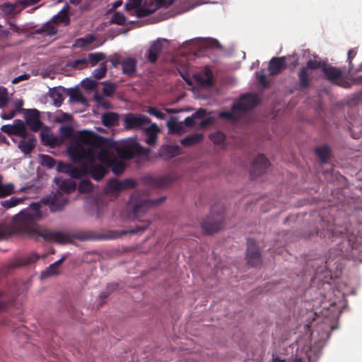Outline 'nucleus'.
Listing matches in <instances>:
<instances>
[{
	"label": "nucleus",
	"mask_w": 362,
	"mask_h": 362,
	"mask_svg": "<svg viewBox=\"0 0 362 362\" xmlns=\"http://www.w3.org/2000/svg\"><path fill=\"white\" fill-rule=\"evenodd\" d=\"M69 8L68 5L65 6L57 15L53 16L52 22H48L42 28L35 30L33 34L51 37L57 33V28L54 23H62L68 25L70 23V18L68 14Z\"/></svg>",
	"instance_id": "nucleus-6"
},
{
	"label": "nucleus",
	"mask_w": 362,
	"mask_h": 362,
	"mask_svg": "<svg viewBox=\"0 0 362 362\" xmlns=\"http://www.w3.org/2000/svg\"><path fill=\"white\" fill-rule=\"evenodd\" d=\"M36 139L34 135H29L26 139H23L18 144V148L25 154L31 153L35 146Z\"/></svg>",
	"instance_id": "nucleus-25"
},
{
	"label": "nucleus",
	"mask_w": 362,
	"mask_h": 362,
	"mask_svg": "<svg viewBox=\"0 0 362 362\" xmlns=\"http://www.w3.org/2000/svg\"><path fill=\"white\" fill-rule=\"evenodd\" d=\"M151 149L142 147L139 142L135 140H131L127 142L123 146L117 149L118 157L123 160H129L136 156H148Z\"/></svg>",
	"instance_id": "nucleus-7"
},
{
	"label": "nucleus",
	"mask_w": 362,
	"mask_h": 362,
	"mask_svg": "<svg viewBox=\"0 0 362 362\" xmlns=\"http://www.w3.org/2000/svg\"><path fill=\"white\" fill-rule=\"evenodd\" d=\"M14 134L21 136L22 139H26L28 133L25 123L21 119H16L13 124Z\"/></svg>",
	"instance_id": "nucleus-34"
},
{
	"label": "nucleus",
	"mask_w": 362,
	"mask_h": 362,
	"mask_svg": "<svg viewBox=\"0 0 362 362\" xmlns=\"http://www.w3.org/2000/svg\"><path fill=\"white\" fill-rule=\"evenodd\" d=\"M194 78L202 86H211L214 84V75L209 66H205L203 71L194 74Z\"/></svg>",
	"instance_id": "nucleus-17"
},
{
	"label": "nucleus",
	"mask_w": 362,
	"mask_h": 362,
	"mask_svg": "<svg viewBox=\"0 0 362 362\" xmlns=\"http://www.w3.org/2000/svg\"><path fill=\"white\" fill-rule=\"evenodd\" d=\"M107 73V66L106 63L103 62L100 64V67L95 69L93 71V75L96 79L103 78Z\"/></svg>",
	"instance_id": "nucleus-45"
},
{
	"label": "nucleus",
	"mask_w": 362,
	"mask_h": 362,
	"mask_svg": "<svg viewBox=\"0 0 362 362\" xmlns=\"http://www.w3.org/2000/svg\"><path fill=\"white\" fill-rule=\"evenodd\" d=\"M8 96L7 89L4 87H0V108L7 106Z\"/></svg>",
	"instance_id": "nucleus-47"
},
{
	"label": "nucleus",
	"mask_w": 362,
	"mask_h": 362,
	"mask_svg": "<svg viewBox=\"0 0 362 362\" xmlns=\"http://www.w3.org/2000/svg\"><path fill=\"white\" fill-rule=\"evenodd\" d=\"M57 170L60 173L67 174L72 178H81V167L77 168L72 164L59 162L57 165Z\"/></svg>",
	"instance_id": "nucleus-21"
},
{
	"label": "nucleus",
	"mask_w": 362,
	"mask_h": 362,
	"mask_svg": "<svg viewBox=\"0 0 362 362\" xmlns=\"http://www.w3.org/2000/svg\"><path fill=\"white\" fill-rule=\"evenodd\" d=\"M211 141L215 144H221L225 141L226 136L221 132H216L209 135Z\"/></svg>",
	"instance_id": "nucleus-44"
},
{
	"label": "nucleus",
	"mask_w": 362,
	"mask_h": 362,
	"mask_svg": "<svg viewBox=\"0 0 362 362\" xmlns=\"http://www.w3.org/2000/svg\"><path fill=\"white\" fill-rule=\"evenodd\" d=\"M40 1L41 0H20V3L21 6H23V8H25L27 6L35 5Z\"/></svg>",
	"instance_id": "nucleus-63"
},
{
	"label": "nucleus",
	"mask_w": 362,
	"mask_h": 362,
	"mask_svg": "<svg viewBox=\"0 0 362 362\" xmlns=\"http://www.w3.org/2000/svg\"><path fill=\"white\" fill-rule=\"evenodd\" d=\"M20 6H21L20 1L14 4L4 3L0 5V10L6 15H13L22 9L17 10Z\"/></svg>",
	"instance_id": "nucleus-32"
},
{
	"label": "nucleus",
	"mask_w": 362,
	"mask_h": 362,
	"mask_svg": "<svg viewBox=\"0 0 362 362\" xmlns=\"http://www.w3.org/2000/svg\"><path fill=\"white\" fill-rule=\"evenodd\" d=\"M41 218L40 204L33 203L28 209L22 210L13 216L10 224L0 226V234L2 235L25 234L32 238L41 237L45 240L59 243H64L71 240L68 233L40 228L37 224V221Z\"/></svg>",
	"instance_id": "nucleus-2"
},
{
	"label": "nucleus",
	"mask_w": 362,
	"mask_h": 362,
	"mask_svg": "<svg viewBox=\"0 0 362 362\" xmlns=\"http://www.w3.org/2000/svg\"><path fill=\"white\" fill-rule=\"evenodd\" d=\"M286 59L285 57H272L268 66V70L271 76L279 74L284 69L286 68Z\"/></svg>",
	"instance_id": "nucleus-18"
},
{
	"label": "nucleus",
	"mask_w": 362,
	"mask_h": 362,
	"mask_svg": "<svg viewBox=\"0 0 362 362\" xmlns=\"http://www.w3.org/2000/svg\"><path fill=\"white\" fill-rule=\"evenodd\" d=\"M165 199V197H162L158 199H151L138 192H134L130 197L128 205L132 208L134 217L140 219L149 208L160 204Z\"/></svg>",
	"instance_id": "nucleus-4"
},
{
	"label": "nucleus",
	"mask_w": 362,
	"mask_h": 362,
	"mask_svg": "<svg viewBox=\"0 0 362 362\" xmlns=\"http://www.w3.org/2000/svg\"><path fill=\"white\" fill-rule=\"evenodd\" d=\"M119 119V115L113 112L104 113L101 116L102 123L106 127H111L117 125Z\"/></svg>",
	"instance_id": "nucleus-29"
},
{
	"label": "nucleus",
	"mask_w": 362,
	"mask_h": 362,
	"mask_svg": "<svg viewBox=\"0 0 362 362\" xmlns=\"http://www.w3.org/2000/svg\"><path fill=\"white\" fill-rule=\"evenodd\" d=\"M298 88L300 90H304L310 86L311 78L308 74L307 69L303 67L300 69L298 74Z\"/></svg>",
	"instance_id": "nucleus-27"
},
{
	"label": "nucleus",
	"mask_w": 362,
	"mask_h": 362,
	"mask_svg": "<svg viewBox=\"0 0 362 362\" xmlns=\"http://www.w3.org/2000/svg\"><path fill=\"white\" fill-rule=\"evenodd\" d=\"M122 71L129 76H133L136 70L137 62L134 58H127L121 63Z\"/></svg>",
	"instance_id": "nucleus-26"
},
{
	"label": "nucleus",
	"mask_w": 362,
	"mask_h": 362,
	"mask_svg": "<svg viewBox=\"0 0 362 362\" xmlns=\"http://www.w3.org/2000/svg\"><path fill=\"white\" fill-rule=\"evenodd\" d=\"M94 100L104 107H108V103H105L103 98L97 92L94 95Z\"/></svg>",
	"instance_id": "nucleus-61"
},
{
	"label": "nucleus",
	"mask_w": 362,
	"mask_h": 362,
	"mask_svg": "<svg viewBox=\"0 0 362 362\" xmlns=\"http://www.w3.org/2000/svg\"><path fill=\"white\" fill-rule=\"evenodd\" d=\"M23 202V199L13 197L8 200L1 201V205L4 208L8 209H11L12 207H14V206L18 205L19 204L22 203Z\"/></svg>",
	"instance_id": "nucleus-36"
},
{
	"label": "nucleus",
	"mask_w": 362,
	"mask_h": 362,
	"mask_svg": "<svg viewBox=\"0 0 362 362\" xmlns=\"http://www.w3.org/2000/svg\"><path fill=\"white\" fill-rule=\"evenodd\" d=\"M148 112L150 115L155 116L156 117L160 119H163L165 117V115L164 113H163L162 112H160V110H158L156 107H150L148 110Z\"/></svg>",
	"instance_id": "nucleus-58"
},
{
	"label": "nucleus",
	"mask_w": 362,
	"mask_h": 362,
	"mask_svg": "<svg viewBox=\"0 0 362 362\" xmlns=\"http://www.w3.org/2000/svg\"><path fill=\"white\" fill-rule=\"evenodd\" d=\"M326 62H322L320 60H316V59H310L307 62L306 66L303 67L304 69H307L308 71L310 70H315L318 69H321L322 71V67L325 65Z\"/></svg>",
	"instance_id": "nucleus-38"
},
{
	"label": "nucleus",
	"mask_w": 362,
	"mask_h": 362,
	"mask_svg": "<svg viewBox=\"0 0 362 362\" xmlns=\"http://www.w3.org/2000/svg\"><path fill=\"white\" fill-rule=\"evenodd\" d=\"M40 257L36 253H32L21 258H18L10 261L4 267V273L7 274L11 269L28 266L35 263L39 259Z\"/></svg>",
	"instance_id": "nucleus-14"
},
{
	"label": "nucleus",
	"mask_w": 362,
	"mask_h": 362,
	"mask_svg": "<svg viewBox=\"0 0 362 362\" xmlns=\"http://www.w3.org/2000/svg\"><path fill=\"white\" fill-rule=\"evenodd\" d=\"M107 145V144L99 148H101L97 155H95V160L98 159L100 164L105 165L106 167L111 163V161L115 158L110 152L109 150L105 148V147Z\"/></svg>",
	"instance_id": "nucleus-28"
},
{
	"label": "nucleus",
	"mask_w": 362,
	"mask_h": 362,
	"mask_svg": "<svg viewBox=\"0 0 362 362\" xmlns=\"http://www.w3.org/2000/svg\"><path fill=\"white\" fill-rule=\"evenodd\" d=\"M322 71L323 72L326 79L333 83H337V80L342 76V72L340 69L330 66L327 63L324 67H322Z\"/></svg>",
	"instance_id": "nucleus-23"
},
{
	"label": "nucleus",
	"mask_w": 362,
	"mask_h": 362,
	"mask_svg": "<svg viewBox=\"0 0 362 362\" xmlns=\"http://www.w3.org/2000/svg\"><path fill=\"white\" fill-rule=\"evenodd\" d=\"M41 164L43 166H46L49 168H52L55 165V160L53 158L48 155H42L41 156Z\"/></svg>",
	"instance_id": "nucleus-49"
},
{
	"label": "nucleus",
	"mask_w": 362,
	"mask_h": 362,
	"mask_svg": "<svg viewBox=\"0 0 362 362\" xmlns=\"http://www.w3.org/2000/svg\"><path fill=\"white\" fill-rule=\"evenodd\" d=\"M59 273V267H57L54 263L49 265V267L42 273V276H49L56 275Z\"/></svg>",
	"instance_id": "nucleus-55"
},
{
	"label": "nucleus",
	"mask_w": 362,
	"mask_h": 362,
	"mask_svg": "<svg viewBox=\"0 0 362 362\" xmlns=\"http://www.w3.org/2000/svg\"><path fill=\"white\" fill-rule=\"evenodd\" d=\"M180 153L178 146L163 145L159 150V156L165 159H170Z\"/></svg>",
	"instance_id": "nucleus-24"
},
{
	"label": "nucleus",
	"mask_w": 362,
	"mask_h": 362,
	"mask_svg": "<svg viewBox=\"0 0 362 362\" xmlns=\"http://www.w3.org/2000/svg\"><path fill=\"white\" fill-rule=\"evenodd\" d=\"M23 111L26 125L33 132H38L42 126L40 112L37 109H25Z\"/></svg>",
	"instance_id": "nucleus-13"
},
{
	"label": "nucleus",
	"mask_w": 362,
	"mask_h": 362,
	"mask_svg": "<svg viewBox=\"0 0 362 362\" xmlns=\"http://www.w3.org/2000/svg\"><path fill=\"white\" fill-rule=\"evenodd\" d=\"M150 224H151V221H144V223L141 226H139L135 227L134 228H133L131 230V232L132 233H139V232H143V231L146 230L148 228Z\"/></svg>",
	"instance_id": "nucleus-59"
},
{
	"label": "nucleus",
	"mask_w": 362,
	"mask_h": 362,
	"mask_svg": "<svg viewBox=\"0 0 362 362\" xmlns=\"http://www.w3.org/2000/svg\"><path fill=\"white\" fill-rule=\"evenodd\" d=\"M106 57L105 54L102 52L90 53L88 55V62L93 66L98 62L103 61Z\"/></svg>",
	"instance_id": "nucleus-40"
},
{
	"label": "nucleus",
	"mask_w": 362,
	"mask_h": 362,
	"mask_svg": "<svg viewBox=\"0 0 362 362\" xmlns=\"http://www.w3.org/2000/svg\"><path fill=\"white\" fill-rule=\"evenodd\" d=\"M1 130L4 132V133H6L9 135H15L14 134V129H13V124H5V125H3L1 127Z\"/></svg>",
	"instance_id": "nucleus-62"
},
{
	"label": "nucleus",
	"mask_w": 362,
	"mask_h": 362,
	"mask_svg": "<svg viewBox=\"0 0 362 362\" xmlns=\"http://www.w3.org/2000/svg\"><path fill=\"white\" fill-rule=\"evenodd\" d=\"M93 188V183L90 180H83L80 182L78 189L81 193H88L91 192Z\"/></svg>",
	"instance_id": "nucleus-41"
},
{
	"label": "nucleus",
	"mask_w": 362,
	"mask_h": 362,
	"mask_svg": "<svg viewBox=\"0 0 362 362\" xmlns=\"http://www.w3.org/2000/svg\"><path fill=\"white\" fill-rule=\"evenodd\" d=\"M88 60L86 58L78 59L73 62L72 66L74 68H83L87 66Z\"/></svg>",
	"instance_id": "nucleus-56"
},
{
	"label": "nucleus",
	"mask_w": 362,
	"mask_h": 362,
	"mask_svg": "<svg viewBox=\"0 0 362 362\" xmlns=\"http://www.w3.org/2000/svg\"><path fill=\"white\" fill-rule=\"evenodd\" d=\"M116 89L114 83H105L103 88V93L104 95L110 97L113 95Z\"/></svg>",
	"instance_id": "nucleus-50"
},
{
	"label": "nucleus",
	"mask_w": 362,
	"mask_h": 362,
	"mask_svg": "<svg viewBox=\"0 0 362 362\" xmlns=\"http://www.w3.org/2000/svg\"><path fill=\"white\" fill-rule=\"evenodd\" d=\"M141 0H127L125 4V10L129 13L130 15H134V11L141 6Z\"/></svg>",
	"instance_id": "nucleus-39"
},
{
	"label": "nucleus",
	"mask_w": 362,
	"mask_h": 362,
	"mask_svg": "<svg viewBox=\"0 0 362 362\" xmlns=\"http://www.w3.org/2000/svg\"><path fill=\"white\" fill-rule=\"evenodd\" d=\"M203 139V134L200 133H194L180 141L182 146L189 147L201 142Z\"/></svg>",
	"instance_id": "nucleus-31"
},
{
	"label": "nucleus",
	"mask_w": 362,
	"mask_h": 362,
	"mask_svg": "<svg viewBox=\"0 0 362 362\" xmlns=\"http://www.w3.org/2000/svg\"><path fill=\"white\" fill-rule=\"evenodd\" d=\"M50 96L54 100V104L56 107H59L63 100L64 96L62 92L57 88H54L50 93Z\"/></svg>",
	"instance_id": "nucleus-37"
},
{
	"label": "nucleus",
	"mask_w": 362,
	"mask_h": 362,
	"mask_svg": "<svg viewBox=\"0 0 362 362\" xmlns=\"http://www.w3.org/2000/svg\"><path fill=\"white\" fill-rule=\"evenodd\" d=\"M173 0H150L148 7L139 6L134 13L138 18L146 17L160 8H167L173 4Z\"/></svg>",
	"instance_id": "nucleus-10"
},
{
	"label": "nucleus",
	"mask_w": 362,
	"mask_h": 362,
	"mask_svg": "<svg viewBox=\"0 0 362 362\" xmlns=\"http://www.w3.org/2000/svg\"><path fill=\"white\" fill-rule=\"evenodd\" d=\"M357 50L356 49H351L347 54V61L349 63L348 71L349 74L353 71L354 64L352 63L353 59L356 57Z\"/></svg>",
	"instance_id": "nucleus-52"
},
{
	"label": "nucleus",
	"mask_w": 362,
	"mask_h": 362,
	"mask_svg": "<svg viewBox=\"0 0 362 362\" xmlns=\"http://www.w3.org/2000/svg\"><path fill=\"white\" fill-rule=\"evenodd\" d=\"M107 168H110L115 175H120L124 171L126 165L122 160L114 158Z\"/></svg>",
	"instance_id": "nucleus-33"
},
{
	"label": "nucleus",
	"mask_w": 362,
	"mask_h": 362,
	"mask_svg": "<svg viewBox=\"0 0 362 362\" xmlns=\"http://www.w3.org/2000/svg\"><path fill=\"white\" fill-rule=\"evenodd\" d=\"M97 85L98 82L95 80L90 78H86L81 83V86L84 89L90 90H93Z\"/></svg>",
	"instance_id": "nucleus-54"
},
{
	"label": "nucleus",
	"mask_w": 362,
	"mask_h": 362,
	"mask_svg": "<svg viewBox=\"0 0 362 362\" xmlns=\"http://www.w3.org/2000/svg\"><path fill=\"white\" fill-rule=\"evenodd\" d=\"M178 179L176 173H171L162 176L146 175L143 177L144 182L151 187L163 189L170 186L175 180Z\"/></svg>",
	"instance_id": "nucleus-9"
},
{
	"label": "nucleus",
	"mask_w": 362,
	"mask_h": 362,
	"mask_svg": "<svg viewBox=\"0 0 362 362\" xmlns=\"http://www.w3.org/2000/svg\"><path fill=\"white\" fill-rule=\"evenodd\" d=\"M4 177L0 174V198H4L15 192V186L9 182L3 184Z\"/></svg>",
	"instance_id": "nucleus-30"
},
{
	"label": "nucleus",
	"mask_w": 362,
	"mask_h": 362,
	"mask_svg": "<svg viewBox=\"0 0 362 362\" xmlns=\"http://www.w3.org/2000/svg\"><path fill=\"white\" fill-rule=\"evenodd\" d=\"M269 165V160L264 154H258L254 159L250 170V176L252 180L264 174Z\"/></svg>",
	"instance_id": "nucleus-11"
},
{
	"label": "nucleus",
	"mask_w": 362,
	"mask_h": 362,
	"mask_svg": "<svg viewBox=\"0 0 362 362\" xmlns=\"http://www.w3.org/2000/svg\"><path fill=\"white\" fill-rule=\"evenodd\" d=\"M142 131L146 136V143L151 146H154L158 140V134L160 132L158 125L156 123H150Z\"/></svg>",
	"instance_id": "nucleus-20"
},
{
	"label": "nucleus",
	"mask_w": 362,
	"mask_h": 362,
	"mask_svg": "<svg viewBox=\"0 0 362 362\" xmlns=\"http://www.w3.org/2000/svg\"><path fill=\"white\" fill-rule=\"evenodd\" d=\"M59 132L63 138H69L74 134V128L70 125H64L60 127Z\"/></svg>",
	"instance_id": "nucleus-48"
},
{
	"label": "nucleus",
	"mask_w": 362,
	"mask_h": 362,
	"mask_svg": "<svg viewBox=\"0 0 362 362\" xmlns=\"http://www.w3.org/2000/svg\"><path fill=\"white\" fill-rule=\"evenodd\" d=\"M247 261L252 267H257L261 264V256L256 243L252 239H247Z\"/></svg>",
	"instance_id": "nucleus-16"
},
{
	"label": "nucleus",
	"mask_w": 362,
	"mask_h": 362,
	"mask_svg": "<svg viewBox=\"0 0 362 362\" xmlns=\"http://www.w3.org/2000/svg\"><path fill=\"white\" fill-rule=\"evenodd\" d=\"M162 49L163 43L160 40L153 42L146 55L147 61L150 63H155L158 59V57L162 52Z\"/></svg>",
	"instance_id": "nucleus-22"
},
{
	"label": "nucleus",
	"mask_w": 362,
	"mask_h": 362,
	"mask_svg": "<svg viewBox=\"0 0 362 362\" xmlns=\"http://www.w3.org/2000/svg\"><path fill=\"white\" fill-rule=\"evenodd\" d=\"M95 40V37L92 35H89L86 36L85 37H82L78 39L76 41V45L78 47H84L91 44Z\"/></svg>",
	"instance_id": "nucleus-51"
},
{
	"label": "nucleus",
	"mask_w": 362,
	"mask_h": 362,
	"mask_svg": "<svg viewBox=\"0 0 362 362\" xmlns=\"http://www.w3.org/2000/svg\"><path fill=\"white\" fill-rule=\"evenodd\" d=\"M315 153L322 163H326L330 155V149L328 146L325 145L316 148Z\"/></svg>",
	"instance_id": "nucleus-35"
},
{
	"label": "nucleus",
	"mask_w": 362,
	"mask_h": 362,
	"mask_svg": "<svg viewBox=\"0 0 362 362\" xmlns=\"http://www.w3.org/2000/svg\"><path fill=\"white\" fill-rule=\"evenodd\" d=\"M194 119L193 115L186 117L185 119V126L187 127H193L196 124Z\"/></svg>",
	"instance_id": "nucleus-64"
},
{
	"label": "nucleus",
	"mask_w": 362,
	"mask_h": 362,
	"mask_svg": "<svg viewBox=\"0 0 362 362\" xmlns=\"http://www.w3.org/2000/svg\"><path fill=\"white\" fill-rule=\"evenodd\" d=\"M55 182L59 190L41 200L43 204L49 206L52 212L62 211L69 202L68 196L64 195L62 192L69 194L75 191L76 188L75 182L70 179L59 177L55 179Z\"/></svg>",
	"instance_id": "nucleus-3"
},
{
	"label": "nucleus",
	"mask_w": 362,
	"mask_h": 362,
	"mask_svg": "<svg viewBox=\"0 0 362 362\" xmlns=\"http://www.w3.org/2000/svg\"><path fill=\"white\" fill-rule=\"evenodd\" d=\"M137 185V182L132 178H126L122 181L112 179L108 181L107 187L110 192L118 193L125 189H133Z\"/></svg>",
	"instance_id": "nucleus-15"
},
{
	"label": "nucleus",
	"mask_w": 362,
	"mask_h": 362,
	"mask_svg": "<svg viewBox=\"0 0 362 362\" xmlns=\"http://www.w3.org/2000/svg\"><path fill=\"white\" fill-rule=\"evenodd\" d=\"M42 141L49 146H53L56 144L57 139L51 134L41 132L40 133Z\"/></svg>",
	"instance_id": "nucleus-42"
},
{
	"label": "nucleus",
	"mask_w": 362,
	"mask_h": 362,
	"mask_svg": "<svg viewBox=\"0 0 362 362\" xmlns=\"http://www.w3.org/2000/svg\"><path fill=\"white\" fill-rule=\"evenodd\" d=\"M18 294L17 284L13 285L6 293L0 291V311L6 309Z\"/></svg>",
	"instance_id": "nucleus-19"
},
{
	"label": "nucleus",
	"mask_w": 362,
	"mask_h": 362,
	"mask_svg": "<svg viewBox=\"0 0 362 362\" xmlns=\"http://www.w3.org/2000/svg\"><path fill=\"white\" fill-rule=\"evenodd\" d=\"M235 112L233 109L231 111H223L220 112L219 116L221 118L233 120L235 119Z\"/></svg>",
	"instance_id": "nucleus-60"
},
{
	"label": "nucleus",
	"mask_w": 362,
	"mask_h": 362,
	"mask_svg": "<svg viewBox=\"0 0 362 362\" xmlns=\"http://www.w3.org/2000/svg\"><path fill=\"white\" fill-rule=\"evenodd\" d=\"M126 21V17L124 16V14L116 12L113 14L111 22L117 24V25H124Z\"/></svg>",
	"instance_id": "nucleus-53"
},
{
	"label": "nucleus",
	"mask_w": 362,
	"mask_h": 362,
	"mask_svg": "<svg viewBox=\"0 0 362 362\" xmlns=\"http://www.w3.org/2000/svg\"><path fill=\"white\" fill-rule=\"evenodd\" d=\"M258 104V100L256 95L253 94H245L242 96L239 101L233 103V110L241 112H246Z\"/></svg>",
	"instance_id": "nucleus-12"
},
{
	"label": "nucleus",
	"mask_w": 362,
	"mask_h": 362,
	"mask_svg": "<svg viewBox=\"0 0 362 362\" xmlns=\"http://www.w3.org/2000/svg\"><path fill=\"white\" fill-rule=\"evenodd\" d=\"M70 98L77 103H85L86 102V98L78 90H73L70 93Z\"/></svg>",
	"instance_id": "nucleus-46"
},
{
	"label": "nucleus",
	"mask_w": 362,
	"mask_h": 362,
	"mask_svg": "<svg viewBox=\"0 0 362 362\" xmlns=\"http://www.w3.org/2000/svg\"><path fill=\"white\" fill-rule=\"evenodd\" d=\"M256 74L259 82L263 86L267 87L269 86V81L263 70L259 72H257Z\"/></svg>",
	"instance_id": "nucleus-57"
},
{
	"label": "nucleus",
	"mask_w": 362,
	"mask_h": 362,
	"mask_svg": "<svg viewBox=\"0 0 362 362\" xmlns=\"http://www.w3.org/2000/svg\"><path fill=\"white\" fill-rule=\"evenodd\" d=\"M167 126L170 133H177L181 129L180 124L177 122L175 117H170L167 122Z\"/></svg>",
	"instance_id": "nucleus-43"
},
{
	"label": "nucleus",
	"mask_w": 362,
	"mask_h": 362,
	"mask_svg": "<svg viewBox=\"0 0 362 362\" xmlns=\"http://www.w3.org/2000/svg\"><path fill=\"white\" fill-rule=\"evenodd\" d=\"M108 140L93 132H79L77 138L68 146L67 153L74 163L81 164V177L90 174L95 180H100L107 173L106 166L95 164L96 148L104 146Z\"/></svg>",
	"instance_id": "nucleus-1"
},
{
	"label": "nucleus",
	"mask_w": 362,
	"mask_h": 362,
	"mask_svg": "<svg viewBox=\"0 0 362 362\" xmlns=\"http://www.w3.org/2000/svg\"><path fill=\"white\" fill-rule=\"evenodd\" d=\"M224 211L225 209L220 203L212 206L211 214L202 223V227L206 233L218 232L223 227Z\"/></svg>",
	"instance_id": "nucleus-5"
},
{
	"label": "nucleus",
	"mask_w": 362,
	"mask_h": 362,
	"mask_svg": "<svg viewBox=\"0 0 362 362\" xmlns=\"http://www.w3.org/2000/svg\"><path fill=\"white\" fill-rule=\"evenodd\" d=\"M151 122V119L144 115L127 113L124 116V127L127 130H143Z\"/></svg>",
	"instance_id": "nucleus-8"
}]
</instances>
